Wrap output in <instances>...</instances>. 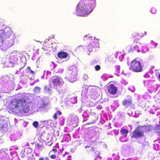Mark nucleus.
<instances>
[{
    "label": "nucleus",
    "mask_w": 160,
    "mask_h": 160,
    "mask_svg": "<svg viewBox=\"0 0 160 160\" xmlns=\"http://www.w3.org/2000/svg\"><path fill=\"white\" fill-rule=\"evenodd\" d=\"M95 0H81L76 7V13L79 16L88 15L95 6Z\"/></svg>",
    "instance_id": "1"
},
{
    "label": "nucleus",
    "mask_w": 160,
    "mask_h": 160,
    "mask_svg": "<svg viewBox=\"0 0 160 160\" xmlns=\"http://www.w3.org/2000/svg\"><path fill=\"white\" fill-rule=\"evenodd\" d=\"M24 98L18 100L13 99L10 103L9 106V109L12 112H15L16 109L18 108L19 112L21 113H24L28 112L29 107Z\"/></svg>",
    "instance_id": "2"
},
{
    "label": "nucleus",
    "mask_w": 160,
    "mask_h": 160,
    "mask_svg": "<svg viewBox=\"0 0 160 160\" xmlns=\"http://www.w3.org/2000/svg\"><path fill=\"white\" fill-rule=\"evenodd\" d=\"M146 32L141 31L137 32H134L132 34V37L134 38V42L136 44H138L137 46L138 47L140 46L142 47L144 44L143 41L140 39H141L142 37L146 35Z\"/></svg>",
    "instance_id": "3"
},
{
    "label": "nucleus",
    "mask_w": 160,
    "mask_h": 160,
    "mask_svg": "<svg viewBox=\"0 0 160 160\" xmlns=\"http://www.w3.org/2000/svg\"><path fill=\"white\" fill-rule=\"evenodd\" d=\"M136 59L137 58H135L131 62L129 69L135 72H141L142 71L141 64Z\"/></svg>",
    "instance_id": "4"
},
{
    "label": "nucleus",
    "mask_w": 160,
    "mask_h": 160,
    "mask_svg": "<svg viewBox=\"0 0 160 160\" xmlns=\"http://www.w3.org/2000/svg\"><path fill=\"white\" fill-rule=\"evenodd\" d=\"M86 39L88 42H90V44L88 46L87 48L89 51H92L93 48L98 47L99 46V42L98 40L93 38L92 37H88Z\"/></svg>",
    "instance_id": "5"
},
{
    "label": "nucleus",
    "mask_w": 160,
    "mask_h": 160,
    "mask_svg": "<svg viewBox=\"0 0 160 160\" xmlns=\"http://www.w3.org/2000/svg\"><path fill=\"white\" fill-rule=\"evenodd\" d=\"M142 127L138 126L132 132L131 137L132 138L138 139L144 136V131Z\"/></svg>",
    "instance_id": "6"
},
{
    "label": "nucleus",
    "mask_w": 160,
    "mask_h": 160,
    "mask_svg": "<svg viewBox=\"0 0 160 160\" xmlns=\"http://www.w3.org/2000/svg\"><path fill=\"white\" fill-rule=\"evenodd\" d=\"M49 81L54 86H58L62 85L64 82L62 78L58 76H53L50 79Z\"/></svg>",
    "instance_id": "7"
},
{
    "label": "nucleus",
    "mask_w": 160,
    "mask_h": 160,
    "mask_svg": "<svg viewBox=\"0 0 160 160\" xmlns=\"http://www.w3.org/2000/svg\"><path fill=\"white\" fill-rule=\"evenodd\" d=\"M68 71L71 80L73 81H75L77 77V71L76 67L74 66H71L68 68Z\"/></svg>",
    "instance_id": "8"
},
{
    "label": "nucleus",
    "mask_w": 160,
    "mask_h": 160,
    "mask_svg": "<svg viewBox=\"0 0 160 160\" xmlns=\"http://www.w3.org/2000/svg\"><path fill=\"white\" fill-rule=\"evenodd\" d=\"M14 53H16V54L15 56L14 55H12L11 57L12 58H14L15 56V59L13 60L12 61L10 60L6 62V64L7 67H13L14 65V64L16 63V62L18 61V56L19 54L18 52L17 51H13L12 52V54L13 55Z\"/></svg>",
    "instance_id": "9"
},
{
    "label": "nucleus",
    "mask_w": 160,
    "mask_h": 160,
    "mask_svg": "<svg viewBox=\"0 0 160 160\" xmlns=\"http://www.w3.org/2000/svg\"><path fill=\"white\" fill-rule=\"evenodd\" d=\"M0 36L2 38H8L12 35V32L9 29L5 28L0 30Z\"/></svg>",
    "instance_id": "10"
},
{
    "label": "nucleus",
    "mask_w": 160,
    "mask_h": 160,
    "mask_svg": "<svg viewBox=\"0 0 160 160\" xmlns=\"http://www.w3.org/2000/svg\"><path fill=\"white\" fill-rule=\"evenodd\" d=\"M107 90L109 93L115 95L117 92V88L113 84H111L108 87Z\"/></svg>",
    "instance_id": "11"
},
{
    "label": "nucleus",
    "mask_w": 160,
    "mask_h": 160,
    "mask_svg": "<svg viewBox=\"0 0 160 160\" xmlns=\"http://www.w3.org/2000/svg\"><path fill=\"white\" fill-rule=\"evenodd\" d=\"M129 133L128 130L126 129L122 128L120 131V133L122 136L126 137Z\"/></svg>",
    "instance_id": "12"
},
{
    "label": "nucleus",
    "mask_w": 160,
    "mask_h": 160,
    "mask_svg": "<svg viewBox=\"0 0 160 160\" xmlns=\"http://www.w3.org/2000/svg\"><path fill=\"white\" fill-rule=\"evenodd\" d=\"M58 56L59 58H66L68 56V53L65 52H58Z\"/></svg>",
    "instance_id": "13"
},
{
    "label": "nucleus",
    "mask_w": 160,
    "mask_h": 160,
    "mask_svg": "<svg viewBox=\"0 0 160 160\" xmlns=\"http://www.w3.org/2000/svg\"><path fill=\"white\" fill-rule=\"evenodd\" d=\"M132 103V101L131 99H125L122 102V104L124 106H127L128 107L131 105Z\"/></svg>",
    "instance_id": "14"
},
{
    "label": "nucleus",
    "mask_w": 160,
    "mask_h": 160,
    "mask_svg": "<svg viewBox=\"0 0 160 160\" xmlns=\"http://www.w3.org/2000/svg\"><path fill=\"white\" fill-rule=\"evenodd\" d=\"M14 42L13 39H10L8 40L6 43L8 47H10L12 46L14 44Z\"/></svg>",
    "instance_id": "15"
},
{
    "label": "nucleus",
    "mask_w": 160,
    "mask_h": 160,
    "mask_svg": "<svg viewBox=\"0 0 160 160\" xmlns=\"http://www.w3.org/2000/svg\"><path fill=\"white\" fill-rule=\"evenodd\" d=\"M93 155L95 157H98L99 156L100 152L97 150V149H95L93 148Z\"/></svg>",
    "instance_id": "16"
},
{
    "label": "nucleus",
    "mask_w": 160,
    "mask_h": 160,
    "mask_svg": "<svg viewBox=\"0 0 160 160\" xmlns=\"http://www.w3.org/2000/svg\"><path fill=\"white\" fill-rule=\"evenodd\" d=\"M113 57L111 55L108 56L105 60V62H113Z\"/></svg>",
    "instance_id": "17"
},
{
    "label": "nucleus",
    "mask_w": 160,
    "mask_h": 160,
    "mask_svg": "<svg viewBox=\"0 0 160 160\" xmlns=\"http://www.w3.org/2000/svg\"><path fill=\"white\" fill-rule=\"evenodd\" d=\"M91 144L90 145H87L85 147V148L86 151L88 152H89L90 151H92L93 149V148L91 146Z\"/></svg>",
    "instance_id": "18"
},
{
    "label": "nucleus",
    "mask_w": 160,
    "mask_h": 160,
    "mask_svg": "<svg viewBox=\"0 0 160 160\" xmlns=\"http://www.w3.org/2000/svg\"><path fill=\"white\" fill-rule=\"evenodd\" d=\"M6 128V125L3 124L2 123H0V130L3 131L5 130Z\"/></svg>",
    "instance_id": "19"
},
{
    "label": "nucleus",
    "mask_w": 160,
    "mask_h": 160,
    "mask_svg": "<svg viewBox=\"0 0 160 160\" xmlns=\"http://www.w3.org/2000/svg\"><path fill=\"white\" fill-rule=\"evenodd\" d=\"M155 130L156 131V133L158 134H160V125H157Z\"/></svg>",
    "instance_id": "20"
},
{
    "label": "nucleus",
    "mask_w": 160,
    "mask_h": 160,
    "mask_svg": "<svg viewBox=\"0 0 160 160\" xmlns=\"http://www.w3.org/2000/svg\"><path fill=\"white\" fill-rule=\"evenodd\" d=\"M158 44L155 43L153 42H152L150 43L151 47L152 48H156Z\"/></svg>",
    "instance_id": "21"
},
{
    "label": "nucleus",
    "mask_w": 160,
    "mask_h": 160,
    "mask_svg": "<svg viewBox=\"0 0 160 160\" xmlns=\"http://www.w3.org/2000/svg\"><path fill=\"white\" fill-rule=\"evenodd\" d=\"M38 160H49V158L48 157H42L39 158Z\"/></svg>",
    "instance_id": "22"
},
{
    "label": "nucleus",
    "mask_w": 160,
    "mask_h": 160,
    "mask_svg": "<svg viewBox=\"0 0 160 160\" xmlns=\"http://www.w3.org/2000/svg\"><path fill=\"white\" fill-rule=\"evenodd\" d=\"M151 12L153 14H155L157 12L156 9L154 8H152L151 10Z\"/></svg>",
    "instance_id": "23"
},
{
    "label": "nucleus",
    "mask_w": 160,
    "mask_h": 160,
    "mask_svg": "<svg viewBox=\"0 0 160 160\" xmlns=\"http://www.w3.org/2000/svg\"><path fill=\"white\" fill-rule=\"evenodd\" d=\"M33 125L36 128L38 127V122L37 121H34L33 123Z\"/></svg>",
    "instance_id": "24"
},
{
    "label": "nucleus",
    "mask_w": 160,
    "mask_h": 160,
    "mask_svg": "<svg viewBox=\"0 0 160 160\" xmlns=\"http://www.w3.org/2000/svg\"><path fill=\"white\" fill-rule=\"evenodd\" d=\"M41 89V88L39 87H35L34 90L35 92H39Z\"/></svg>",
    "instance_id": "25"
},
{
    "label": "nucleus",
    "mask_w": 160,
    "mask_h": 160,
    "mask_svg": "<svg viewBox=\"0 0 160 160\" xmlns=\"http://www.w3.org/2000/svg\"><path fill=\"white\" fill-rule=\"evenodd\" d=\"M135 49V47L134 46H131L129 49L130 52H133Z\"/></svg>",
    "instance_id": "26"
},
{
    "label": "nucleus",
    "mask_w": 160,
    "mask_h": 160,
    "mask_svg": "<svg viewBox=\"0 0 160 160\" xmlns=\"http://www.w3.org/2000/svg\"><path fill=\"white\" fill-rule=\"evenodd\" d=\"M95 68L96 71H98L101 69V67L100 65H97L95 66Z\"/></svg>",
    "instance_id": "27"
},
{
    "label": "nucleus",
    "mask_w": 160,
    "mask_h": 160,
    "mask_svg": "<svg viewBox=\"0 0 160 160\" xmlns=\"http://www.w3.org/2000/svg\"><path fill=\"white\" fill-rule=\"evenodd\" d=\"M27 69H28V70L29 71L30 73L32 74H34L35 72L34 71L31 70V68L30 67H28L27 68Z\"/></svg>",
    "instance_id": "28"
},
{
    "label": "nucleus",
    "mask_w": 160,
    "mask_h": 160,
    "mask_svg": "<svg viewBox=\"0 0 160 160\" xmlns=\"http://www.w3.org/2000/svg\"><path fill=\"white\" fill-rule=\"evenodd\" d=\"M3 44L2 38L0 36V47H1Z\"/></svg>",
    "instance_id": "29"
},
{
    "label": "nucleus",
    "mask_w": 160,
    "mask_h": 160,
    "mask_svg": "<svg viewBox=\"0 0 160 160\" xmlns=\"http://www.w3.org/2000/svg\"><path fill=\"white\" fill-rule=\"evenodd\" d=\"M50 158L52 159H55L56 158V155L55 154H52L50 156Z\"/></svg>",
    "instance_id": "30"
},
{
    "label": "nucleus",
    "mask_w": 160,
    "mask_h": 160,
    "mask_svg": "<svg viewBox=\"0 0 160 160\" xmlns=\"http://www.w3.org/2000/svg\"><path fill=\"white\" fill-rule=\"evenodd\" d=\"M57 114L56 112L54 114V115L53 116V118L54 119H57L58 117H57Z\"/></svg>",
    "instance_id": "31"
},
{
    "label": "nucleus",
    "mask_w": 160,
    "mask_h": 160,
    "mask_svg": "<svg viewBox=\"0 0 160 160\" xmlns=\"http://www.w3.org/2000/svg\"><path fill=\"white\" fill-rule=\"evenodd\" d=\"M52 151H53V152L56 153L57 152V150L55 148H53L52 149Z\"/></svg>",
    "instance_id": "32"
},
{
    "label": "nucleus",
    "mask_w": 160,
    "mask_h": 160,
    "mask_svg": "<svg viewBox=\"0 0 160 160\" xmlns=\"http://www.w3.org/2000/svg\"><path fill=\"white\" fill-rule=\"evenodd\" d=\"M56 113H57V115H60L62 114V112L59 111H58L56 112Z\"/></svg>",
    "instance_id": "33"
},
{
    "label": "nucleus",
    "mask_w": 160,
    "mask_h": 160,
    "mask_svg": "<svg viewBox=\"0 0 160 160\" xmlns=\"http://www.w3.org/2000/svg\"><path fill=\"white\" fill-rule=\"evenodd\" d=\"M151 129L150 128H149V129H148V132H150L151 131Z\"/></svg>",
    "instance_id": "34"
},
{
    "label": "nucleus",
    "mask_w": 160,
    "mask_h": 160,
    "mask_svg": "<svg viewBox=\"0 0 160 160\" xmlns=\"http://www.w3.org/2000/svg\"><path fill=\"white\" fill-rule=\"evenodd\" d=\"M158 77L159 78V80L160 81V73L158 75Z\"/></svg>",
    "instance_id": "35"
},
{
    "label": "nucleus",
    "mask_w": 160,
    "mask_h": 160,
    "mask_svg": "<svg viewBox=\"0 0 160 160\" xmlns=\"http://www.w3.org/2000/svg\"><path fill=\"white\" fill-rule=\"evenodd\" d=\"M118 54H117V55H116V56H115L116 58H117V56H118Z\"/></svg>",
    "instance_id": "36"
},
{
    "label": "nucleus",
    "mask_w": 160,
    "mask_h": 160,
    "mask_svg": "<svg viewBox=\"0 0 160 160\" xmlns=\"http://www.w3.org/2000/svg\"><path fill=\"white\" fill-rule=\"evenodd\" d=\"M52 143H51V144H50V145H49V146H51V145H52Z\"/></svg>",
    "instance_id": "37"
},
{
    "label": "nucleus",
    "mask_w": 160,
    "mask_h": 160,
    "mask_svg": "<svg viewBox=\"0 0 160 160\" xmlns=\"http://www.w3.org/2000/svg\"><path fill=\"white\" fill-rule=\"evenodd\" d=\"M23 68V67H22V68H20V69H22V68Z\"/></svg>",
    "instance_id": "38"
}]
</instances>
